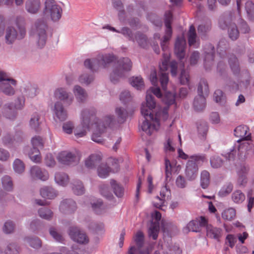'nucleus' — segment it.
Returning a JSON list of instances; mask_svg holds the SVG:
<instances>
[{
    "mask_svg": "<svg viewBox=\"0 0 254 254\" xmlns=\"http://www.w3.org/2000/svg\"><path fill=\"white\" fill-rule=\"evenodd\" d=\"M168 64L166 61L162 62V65H160V74H159V80L162 88V89L166 92L167 89V85L168 82L169 78L168 74L166 73L165 71L168 70Z\"/></svg>",
    "mask_w": 254,
    "mask_h": 254,
    "instance_id": "obj_17",
    "label": "nucleus"
},
{
    "mask_svg": "<svg viewBox=\"0 0 254 254\" xmlns=\"http://www.w3.org/2000/svg\"><path fill=\"white\" fill-rule=\"evenodd\" d=\"M43 9L44 15L53 22H58L63 14V8L55 0H46Z\"/></svg>",
    "mask_w": 254,
    "mask_h": 254,
    "instance_id": "obj_8",
    "label": "nucleus"
},
{
    "mask_svg": "<svg viewBox=\"0 0 254 254\" xmlns=\"http://www.w3.org/2000/svg\"><path fill=\"white\" fill-rule=\"evenodd\" d=\"M38 214L40 217L43 219L50 220L53 216V212L51 209L47 207H42L38 210Z\"/></svg>",
    "mask_w": 254,
    "mask_h": 254,
    "instance_id": "obj_50",
    "label": "nucleus"
},
{
    "mask_svg": "<svg viewBox=\"0 0 254 254\" xmlns=\"http://www.w3.org/2000/svg\"><path fill=\"white\" fill-rule=\"evenodd\" d=\"M19 248L15 243H9L5 250V254H18Z\"/></svg>",
    "mask_w": 254,
    "mask_h": 254,
    "instance_id": "obj_61",
    "label": "nucleus"
},
{
    "mask_svg": "<svg viewBox=\"0 0 254 254\" xmlns=\"http://www.w3.org/2000/svg\"><path fill=\"white\" fill-rule=\"evenodd\" d=\"M238 145H235L237 149V157L240 161H243L248 157L250 152L253 149V145L247 141L242 143L238 142Z\"/></svg>",
    "mask_w": 254,
    "mask_h": 254,
    "instance_id": "obj_12",
    "label": "nucleus"
},
{
    "mask_svg": "<svg viewBox=\"0 0 254 254\" xmlns=\"http://www.w3.org/2000/svg\"><path fill=\"white\" fill-rule=\"evenodd\" d=\"M55 96L56 98L63 101L68 105H70L73 100V96L63 88L57 89L55 92Z\"/></svg>",
    "mask_w": 254,
    "mask_h": 254,
    "instance_id": "obj_19",
    "label": "nucleus"
},
{
    "mask_svg": "<svg viewBox=\"0 0 254 254\" xmlns=\"http://www.w3.org/2000/svg\"><path fill=\"white\" fill-rule=\"evenodd\" d=\"M30 175L34 179H39L45 181L49 179V174L45 170H42L38 166H33L30 169Z\"/></svg>",
    "mask_w": 254,
    "mask_h": 254,
    "instance_id": "obj_18",
    "label": "nucleus"
},
{
    "mask_svg": "<svg viewBox=\"0 0 254 254\" xmlns=\"http://www.w3.org/2000/svg\"><path fill=\"white\" fill-rule=\"evenodd\" d=\"M97 172L100 178H105L109 176L111 168L106 164L102 163L98 167Z\"/></svg>",
    "mask_w": 254,
    "mask_h": 254,
    "instance_id": "obj_45",
    "label": "nucleus"
},
{
    "mask_svg": "<svg viewBox=\"0 0 254 254\" xmlns=\"http://www.w3.org/2000/svg\"><path fill=\"white\" fill-rule=\"evenodd\" d=\"M232 200L236 203H241L245 199V194L240 190H236L232 194Z\"/></svg>",
    "mask_w": 254,
    "mask_h": 254,
    "instance_id": "obj_52",
    "label": "nucleus"
},
{
    "mask_svg": "<svg viewBox=\"0 0 254 254\" xmlns=\"http://www.w3.org/2000/svg\"><path fill=\"white\" fill-rule=\"evenodd\" d=\"M13 167L14 171L18 174L23 173L25 169V166L23 162L19 159L14 160L13 164Z\"/></svg>",
    "mask_w": 254,
    "mask_h": 254,
    "instance_id": "obj_63",
    "label": "nucleus"
},
{
    "mask_svg": "<svg viewBox=\"0 0 254 254\" xmlns=\"http://www.w3.org/2000/svg\"><path fill=\"white\" fill-rule=\"evenodd\" d=\"M56 182L62 186H65L69 182V177L64 173L58 172L55 176Z\"/></svg>",
    "mask_w": 254,
    "mask_h": 254,
    "instance_id": "obj_37",
    "label": "nucleus"
},
{
    "mask_svg": "<svg viewBox=\"0 0 254 254\" xmlns=\"http://www.w3.org/2000/svg\"><path fill=\"white\" fill-rule=\"evenodd\" d=\"M197 95H204L207 96L209 94V88L207 81L204 79H201L197 87Z\"/></svg>",
    "mask_w": 254,
    "mask_h": 254,
    "instance_id": "obj_36",
    "label": "nucleus"
},
{
    "mask_svg": "<svg viewBox=\"0 0 254 254\" xmlns=\"http://www.w3.org/2000/svg\"><path fill=\"white\" fill-rule=\"evenodd\" d=\"M235 21L236 18L232 12L225 14L219 21V27L223 30L227 29L229 37L233 41L237 40L240 34Z\"/></svg>",
    "mask_w": 254,
    "mask_h": 254,
    "instance_id": "obj_4",
    "label": "nucleus"
},
{
    "mask_svg": "<svg viewBox=\"0 0 254 254\" xmlns=\"http://www.w3.org/2000/svg\"><path fill=\"white\" fill-rule=\"evenodd\" d=\"M2 142L3 145L8 147L15 146L13 136L9 133H6L3 135L2 137Z\"/></svg>",
    "mask_w": 254,
    "mask_h": 254,
    "instance_id": "obj_62",
    "label": "nucleus"
},
{
    "mask_svg": "<svg viewBox=\"0 0 254 254\" xmlns=\"http://www.w3.org/2000/svg\"><path fill=\"white\" fill-rule=\"evenodd\" d=\"M41 3L40 0H27L26 2V9L31 13H36L39 10Z\"/></svg>",
    "mask_w": 254,
    "mask_h": 254,
    "instance_id": "obj_31",
    "label": "nucleus"
},
{
    "mask_svg": "<svg viewBox=\"0 0 254 254\" xmlns=\"http://www.w3.org/2000/svg\"><path fill=\"white\" fill-rule=\"evenodd\" d=\"M242 0H237V5L239 16H238V18L236 19V21L239 24L241 32L243 33H247L250 31V28L246 22L242 19L240 15V9L242 4Z\"/></svg>",
    "mask_w": 254,
    "mask_h": 254,
    "instance_id": "obj_25",
    "label": "nucleus"
},
{
    "mask_svg": "<svg viewBox=\"0 0 254 254\" xmlns=\"http://www.w3.org/2000/svg\"><path fill=\"white\" fill-rule=\"evenodd\" d=\"M24 241L31 247L35 249H39L42 247L41 240L36 236H27L24 238Z\"/></svg>",
    "mask_w": 254,
    "mask_h": 254,
    "instance_id": "obj_32",
    "label": "nucleus"
},
{
    "mask_svg": "<svg viewBox=\"0 0 254 254\" xmlns=\"http://www.w3.org/2000/svg\"><path fill=\"white\" fill-rule=\"evenodd\" d=\"M233 189V185L231 182L225 183L218 192V195L221 197H225L229 195Z\"/></svg>",
    "mask_w": 254,
    "mask_h": 254,
    "instance_id": "obj_46",
    "label": "nucleus"
},
{
    "mask_svg": "<svg viewBox=\"0 0 254 254\" xmlns=\"http://www.w3.org/2000/svg\"><path fill=\"white\" fill-rule=\"evenodd\" d=\"M141 113L144 118L141 125L142 130L149 135H151L154 130L157 129L159 126V121L157 116H154L152 109H149L142 104Z\"/></svg>",
    "mask_w": 254,
    "mask_h": 254,
    "instance_id": "obj_3",
    "label": "nucleus"
},
{
    "mask_svg": "<svg viewBox=\"0 0 254 254\" xmlns=\"http://www.w3.org/2000/svg\"><path fill=\"white\" fill-rule=\"evenodd\" d=\"M245 9L249 19H254V3L251 1H248L245 4Z\"/></svg>",
    "mask_w": 254,
    "mask_h": 254,
    "instance_id": "obj_60",
    "label": "nucleus"
},
{
    "mask_svg": "<svg viewBox=\"0 0 254 254\" xmlns=\"http://www.w3.org/2000/svg\"><path fill=\"white\" fill-rule=\"evenodd\" d=\"M40 116L37 113L33 114L31 117L29 122L30 127L36 131L40 130Z\"/></svg>",
    "mask_w": 254,
    "mask_h": 254,
    "instance_id": "obj_40",
    "label": "nucleus"
},
{
    "mask_svg": "<svg viewBox=\"0 0 254 254\" xmlns=\"http://www.w3.org/2000/svg\"><path fill=\"white\" fill-rule=\"evenodd\" d=\"M210 183V174L206 170L201 172L200 175V184L203 189H206Z\"/></svg>",
    "mask_w": 254,
    "mask_h": 254,
    "instance_id": "obj_51",
    "label": "nucleus"
},
{
    "mask_svg": "<svg viewBox=\"0 0 254 254\" xmlns=\"http://www.w3.org/2000/svg\"><path fill=\"white\" fill-rule=\"evenodd\" d=\"M24 95L30 98L35 97L38 92V88L36 85L28 83L25 84L21 89Z\"/></svg>",
    "mask_w": 254,
    "mask_h": 254,
    "instance_id": "obj_26",
    "label": "nucleus"
},
{
    "mask_svg": "<svg viewBox=\"0 0 254 254\" xmlns=\"http://www.w3.org/2000/svg\"><path fill=\"white\" fill-rule=\"evenodd\" d=\"M235 215V210L233 208H230L223 211L222 213V217L226 220L231 221L234 218Z\"/></svg>",
    "mask_w": 254,
    "mask_h": 254,
    "instance_id": "obj_58",
    "label": "nucleus"
},
{
    "mask_svg": "<svg viewBox=\"0 0 254 254\" xmlns=\"http://www.w3.org/2000/svg\"><path fill=\"white\" fill-rule=\"evenodd\" d=\"M68 233L70 238L79 244H86L88 243L89 240L86 234L77 227H70Z\"/></svg>",
    "mask_w": 254,
    "mask_h": 254,
    "instance_id": "obj_14",
    "label": "nucleus"
},
{
    "mask_svg": "<svg viewBox=\"0 0 254 254\" xmlns=\"http://www.w3.org/2000/svg\"><path fill=\"white\" fill-rule=\"evenodd\" d=\"M136 42L140 48L144 49H147L150 47V42L147 36L140 31L135 33L133 42Z\"/></svg>",
    "mask_w": 254,
    "mask_h": 254,
    "instance_id": "obj_22",
    "label": "nucleus"
},
{
    "mask_svg": "<svg viewBox=\"0 0 254 254\" xmlns=\"http://www.w3.org/2000/svg\"><path fill=\"white\" fill-rule=\"evenodd\" d=\"M206 106V99L204 95H197L194 99L193 107L197 112L202 111Z\"/></svg>",
    "mask_w": 254,
    "mask_h": 254,
    "instance_id": "obj_28",
    "label": "nucleus"
},
{
    "mask_svg": "<svg viewBox=\"0 0 254 254\" xmlns=\"http://www.w3.org/2000/svg\"><path fill=\"white\" fill-rule=\"evenodd\" d=\"M113 7L118 11V16L120 20L124 17L125 10L122 0H112Z\"/></svg>",
    "mask_w": 254,
    "mask_h": 254,
    "instance_id": "obj_39",
    "label": "nucleus"
},
{
    "mask_svg": "<svg viewBox=\"0 0 254 254\" xmlns=\"http://www.w3.org/2000/svg\"><path fill=\"white\" fill-rule=\"evenodd\" d=\"M206 234L209 238L219 241L222 235V230L220 228L213 227L211 225H207Z\"/></svg>",
    "mask_w": 254,
    "mask_h": 254,
    "instance_id": "obj_24",
    "label": "nucleus"
},
{
    "mask_svg": "<svg viewBox=\"0 0 254 254\" xmlns=\"http://www.w3.org/2000/svg\"><path fill=\"white\" fill-rule=\"evenodd\" d=\"M1 183L5 190L8 191H11L13 190V182L11 178L9 176H4L1 179Z\"/></svg>",
    "mask_w": 254,
    "mask_h": 254,
    "instance_id": "obj_47",
    "label": "nucleus"
},
{
    "mask_svg": "<svg viewBox=\"0 0 254 254\" xmlns=\"http://www.w3.org/2000/svg\"><path fill=\"white\" fill-rule=\"evenodd\" d=\"M230 68L235 75H239L240 71L239 63L238 59L234 56L231 57L229 60Z\"/></svg>",
    "mask_w": 254,
    "mask_h": 254,
    "instance_id": "obj_41",
    "label": "nucleus"
},
{
    "mask_svg": "<svg viewBox=\"0 0 254 254\" xmlns=\"http://www.w3.org/2000/svg\"><path fill=\"white\" fill-rule=\"evenodd\" d=\"M26 35V29L24 26L16 22L15 26H7L4 30V39L7 45L13 44L16 40L23 39Z\"/></svg>",
    "mask_w": 254,
    "mask_h": 254,
    "instance_id": "obj_6",
    "label": "nucleus"
},
{
    "mask_svg": "<svg viewBox=\"0 0 254 254\" xmlns=\"http://www.w3.org/2000/svg\"><path fill=\"white\" fill-rule=\"evenodd\" d=\"M40 194L43 198L53 199L57 195V192L52 187H44L41 189Z\"/></svg>",
    "mask_w": 254,
    "mask_h": 254,
    "instance_id": "obj_33",
    "label": "nucleus"
},
{
    "mask_svg": "<svg viewBox=\"0 0 254 254\" xmlns=\"http://www.w3.org/2000/svg\"><path fill=\"white\" fill-rule=\"evenodd\" d=\"M58 159L61 164L68 165L76 161L77 156L71 152L63 151L59 154Z\"/></svg>",
    "mask_w": 254,
    "mask_h": 254,
    "instance_id": "obj_21",
    "label": "nucleus"
},
{
    "mask_svg": "<svg viewBox=\"0 0 254 254\" xmlns=\"http://www.w3.org/2000/svg\"><path fill=\"white\" fill-rule=\"evenodd\" d=\"M110 184L114 190L115 195L118 197H122L124 192V190L123 187L118 184L117 182L113 179L111 180Z\"/></svg>",
    "mask_w": 254,
    "mask_h": 254,
    "instance_id": "obj_43",
    "label": "nucleus"
},
{
    "mask_svg": "<svg viewBox=\"0 0 254 254\" xmlns=\"http://www.w3.org/2000/svg\"><path fill=\"white\" fill-rule=\"evenodd\" d=\"M73 91L78 102L82 103L86 100L87 93L84 88L79 85H75Z\"/></svg>",
    "mask_w": 254,
    "mask_h": 254,
    "instance_id": "obj_27",
    "label": "nucleus"
},
{
    "mask_svg": "<svg viewBox=\"0 0 254 254\" xmlns=\"http://www.w3.org/2000/svg\"><path fill=\"white\" fill-rule=\"evenodd\" d=\"M96 110L91 107L83 110L81 113V124L74 129V133L77 138L85 136L87 130L89 129L91 125H96V130L93 132L91 139L98 143L102 144L104 139L101 134L108 128H113L116 127L118 122L114 116L108 115L99 120L96 117Z\"/></svg>",
    "mask_w": 254,
    "mask_h": 254,
    "instance_id": "obj_1",
    "label": "nucleus"
},
{
    "mask_svg": "<svg viewBox=\"0 0 254 254\" xmlns=\"http://www.w3.org/2000/svg\"><path fill=\"white\" fill-rule=\"evenodd\" d=\"M94 79L93 73H83L79 77V81L86 85H89Z\"/></svg>",
    "mask_w": 254,
    "mask_h": 254,
    "instance_id": "obj_53",
    "label": "nucleus"
},
{
    "mask_svg": "<svg viewBox=\"0 0 254 254\" xmlns=\"http://www.w3.org/2000/svg\"><path fill=\"white\" fill-rule=\"evenodd\" d=\"M25 105V98L23 95L17 98L15 103H8L5 104L3 108V115L10 120L14 119L16 116V109L21 110Z\"/></svg>",
    "mask_w": 254,
    "mask_h": 254,
    "instance_id": "obj_9",
    "label": "nucleus"
},
{
    "mask_svg": "<svg viewBox=\"0 0 254 254\" xmlns=\"http://www.w3.org/2000/svg\"><path fill=\"white\" fill-rule=\"evenodd\" d=\"M197 128L198 134L203 137H205L208 130L207 123L205 122L197 123Z\"/></svg>",
    "mask_w": 254,
    "mask_h": 254,
    "instance_id": "obj_57",
    "label": "nucleus"
},
{
    "mask_svg": "<svg viewBox=\"0 0 254 254\" xmlns=\"http://www.w3.org/2000/svg\"><path fill=\"white\" fill-rule=\"evenodd\" d=\"M211 24L209 21L206 22L205 24L199 25L197 28V31L201 39H205L207 33L211 30Z\"/></svg>",
    "mask_w": 254,
    "mask_h": 254,
    "instance_id": "obj_38",
    "label": "nucleus"
},
{
    "mask_svg": "<svg viewBox=\"0 0 254 254\" xmlns=\"http://www.w3.org/2000/svg\"><path fill=\"white\" fill-rule=\"evenodd\" d=\"M159 231V223H152L148 229V236L156 240Z\"/></svg>",
    "mask_w": 254,
    "mask_h": 254,
    "instance_id": "obj_42",
    "label": "nucleus"
},
{
    "mask_svg": "<svg viewBox=\"0 0 254 254\" xmlns=\"http://www.w3.org/2000/svg\"><path fill=\"white\" fill-rule=\"evenodd\" d=\"M71 188L76 195H82L84 193L85 189L82 183L78 180H73L71 183Z\"/></svg>",
    "mask_w": 254,
    "mask_h": 254,
    "instance_id": "obj_34",
    "label": "nucleus"
},
{
    "mask_svg": "<svg viewBox=\"0 0 254 254\" xmlns=\"http://www.w3.org/2000/svg\"><path fill=\"white\" fill-rule=\"evenodd\" d=\"M118 33H121L125 37L128 39V40L134 42V37L132 30L127 27H123L122 29L118 31Z\"/></svg>",
    "mask_w": 254,
    "mask_h": 254,
    "instance_id": "obj_59",
    "label": "nucleus"
},
{
    "mask_svg": "<svg viewBox=\"0 0 254 254\" xmlns=\"http://www.w3.org/2000/svg\"><path fill=\"white\" fill-rule=\"evenodd\" d=\"M33 147L28 152V156L30 159L35 163H38L41 160L39 148L44 146L43 139L40 136H35L31 139Z\"/></svg>",
    "mask_w": 254,
    "mask_h": 254,
    "instance_id": "obj_10",
    "label": "nucleus"
},
{
    "mask_svg": "<svg viewBox=\"0 0 254 254\" xmlns=\"http://www.w3.org/2000/svg\"><path fill=\"white\" fill-rule=\"evenodd\" d=\"M48 30L47 22L43 18L38 19L32 27L33 34L36 39L38 46L40 48L46 45Z\"/></svg>",
    "mask_w": 254,
    "mask_h": 254,
    "instance_id": "obj_5",
    "label": "nucleus"
},
{
    "mask_svg": "<svg viewBox=\"0 0 254 254\" xmlns=\"http://www.w3.org/2000/svg\"><path fill=\"white\" fill-rule=\"evenodd\" d=\"M101 160L99 155L92 154L85 160V166L89 169H93L100 163Z\"/></svg>",
    "mask_w": 254,
    "mask_h": 254,
    "instance_id": "obj_30",
    "label": "nucleus"
},
{
    "mask_svg": "<svg viewBox=\"0 0 254 254\" xmlns=\"http://www.w3.org/2000/svg\"><path fill=\"white\" fill-rule=\"evenodd\" d=\"M134 240L138 249L141 248L144 243V236L143 233L140 231L137 232L134 237Z\"/></svg>",
    "mask_w": 254,
    "mask_h": 254,
    "instance_id": "obj_55",
    "label": "nucleus"
},
{
    "mask_svg": "<svg viewBox=\"0 0 254 254\" xmlns=\"http://www.w3.org/2000/svg\"><path fill=\"white\" fill-rule=\"evenodd\" d=\"M204 53V65L205 67L209 68L213 64L214 59V47L210 43L206 44L203 48Z\"/></svg>",
    "mask_w": 254,
    "mask_h": 254,
    "instance_id": "obj_15",
    "label": "nucleus"
},
{
    "mask_svg": "<svg viewBox=\"0 0 254 254\" xmlns=\"http://www.w3.org/2000/svg\"><path fill=\"white\" fill-rule=\"evenodd\" d=\"M131 85L137 90H142L144 88V82L140 76L132 77L129 79Z\"/></svg>",
    "mask_w": 254,
    "mask_h": 254,
    "instance_id": "obj_48",
    "label": "nucleus"
},
{
    "mask_svg": "<svg viewBox=\"0 0 254 254\" xmlns=\"http://www.w3.org/2000/svg\"><path fill=\"white\" fill-rule=\"evenodd\" d=\"M176 95L170 92H166L162 100L166 105H171L175 103Z\"/></svg>",
    "mask_w": 254,
    "mask_h": 254,
    "instance_id": "obj_56",
    "label": "nucleus"
},
{
    "mask_svg": "<svg viewBox=\"0 0 254 254\" xmlns=\"http://www.w3.org/2000/svg\"><path fill=\"white\" fill-rule=\"evenodd\" d=\"M9 81H5L0 83V91L7 96H13L15 93V90L9 83Z\"/></svg>",
    "mask_w": 254,
    "mask_h": 254,
    "instance_id": "obj_35",
    "label": "nucleus"
},
{
    "mask_svg": "<svg viewBox=\"0 0 254 254\" xmlns=\"http://www.w3.org/2000/svg\"><path fill=\"white\" fill-rule=\"evenodd\" d=\"M101 194L108 199H111L113 195L110 190L109 186L107 185L102 184L99 187Z\"/></svg>",
    "mask_w": 254,
    "mask_h": 254,
    "instance_id": "obj_54",
    "label": "nucleus"
},
{
    "mask_svg": "<svg viewBox=\"0 0 254 254\" xmlns=\"http://www.w3.org/2000/svg\"><path fill=\"white\" fill-rule=\"evenodd\" d=\"M186 45V42L184 38H177L175 44L174 52L180 60L185 57Z\"/></svg>",
    "mask_w": 254,
    "mask_h": 254,
    "instance_id": "obj_16",
    "label": "nucleus"
},
{
    "mask_svg": "<svg viewBox=\"0 0 254 254\" xmlns=\"http://www.w3.org/2000/svg\"><path fill=\"white\" fill-rule=\"evenodd\" d=\"M204 155H191L190 160L187 163L185 169V175L189 181L195 180L198 174V165L204 161Z\"/></svg>",
    "mask_w": 254,
    "mask_h": 254,
    "instance_id": "obj_7",
    "label": "nucleus"
},
{
    "mask_svg": "<svg viewBox=\"0 0 254 254\" xmlns=\"http://www.w3.org/2000/svg\"><path fill=\"white\" fill-rule=\"evenodd\" d=\"M210 163L211 167L218 169L223 166L224 161L220 156L214 155L210 158Z\"/></svg>",
    "mask_w": 254,
    "mask_h": 254,
    "instance_id": "obj_49",
    "label": "nucleus"
},
{
    "mask_svg": "<svg viewBox=\"0 0 254 254\" xmlns=\"http://www.w3.org/2000/svg\"><path fill=\"white\" fill-rule=\"evenodd\" d=\"M92 207L95 212L97 214H102L105 207L101 200H98L96 202L92 204Z\"/></svg>",
    "mask_w": 254,
    "mask_h": 254,
    "instance_id": "obj_64",
    "label": "nucleus"
},
{
    "mask_svg": "<svg viewBox=\"0 0 254 254\" xmlns=\"http://www.w3.org/2000/svg\"><path fill=\"white\" fill-rule=\"evenodd\" d=\"M113 62H115V65L113 71L110 74V80L113 83H116L120 78L125 76V72L131 70L132 62L128 58H122L117 61L116 56L112 54L99 55L95 59H86L84 61V65L92 72H95L100 67H108Z\"/></svg>",
    "mask_w": 254,
    "mask_h": 254,
    "instance_id": "obj_2",
    "label": "nucleus"
},
{
    "mask_svg": "<svg viewBox=\"0 0 254 254\" xmlns=\"http://www.w3.org/2000/svg\"><path fill=\"white\" fill-rule=\"evenodd\" d=\"M54 112L55 116L60 121H64L67 117V112L64 109L63 104L60 101L55 103Z\"/></svg>",
    "mask_w": 254,
    "mask_h": 254,
    "instance_id": "obj_23",
    "label": "nucleus"
},
{
    "mask_svg": "<svg viewBox=\"0 0 254 254\" xmlns=\"http://www.w3.org/2000/svg\"><path fill=\"white\" fill-rule=\"evenodd\" d=\"M196 34L195 29L193 25H191L188 32V42L190 46H193L196 48Z\"/></svg>",
    "mask_w": 254,
    "mask_h": 254,
    "instance_id": "obj_44",
    "label": "nucleus"
},
{
    "mask_svg": "<svg viewBox=\"0 0 254 254\" xmlns=\"http://www.w3.org/2000/svg\"><path fill=\"white\" fill-rule=\"evenodd\" d=\"M249 130L247 126H239L234 130V135L240 139L238 140L239 143L242 140L248 141L251 139V133H248Z\"/></svg>",
    "mask_w": 254,
    "mask_h": 254,
    "instance_id": "obj_20",
    "label": "nucleus"
},
{
    "mask_svg": "<svg viewBox=\"0 0 254 254\" xmlns=\"http://www.w3.org/2000/svg\"><path fill=\"white\" fill-rule=\"evenodd\" d=\"M152 94L157 98H163L160 89L158 87H151L146 92V104H143L147 108L153 110L156 106V103Z\"/></svg>",
    "mask_w": 254,
    "mask_h": 254,
    "instance_id": "obj_11",
    "label": "nucleus"
},
{
    "mask_svg": "<svg viewBox=\"0 0 254 254\" xmlns=\"http://www.w3.org/2000/svg\"><path fill=\"white\" fill-rule=\"evenodd\" d=\"M170 194V192L167 188V187L166 186L163 187L160 191L161 197H159L158 196H156V198L160 200V202L154 203V206L156 207V208L162 209V207L164 205V203L166 200V197L168 198V197L169 196Z\"/></svg>",
    "mask_w": 254,
    "mask_h": 254,
    "instance_id": "obj_29",
    "label": "nucleus"
},
{
    "mask_svg": "<svg viewBox=\"0 0 254 254\" xmlns=\"http://www.w3.org/2000/svg\"><path fill=\"white\" fill-rule=\"evenodd\" d=\"M76 209L75 201L70 198L63 200L59 205L60 211L64 214H71L74 213Z\"/></svg>",
    "mask_w": 254,
    "mask_h": 254,
    "instance_id": "obj_13",
    "label": "nucleus"
}]
</instances>
